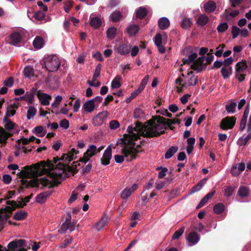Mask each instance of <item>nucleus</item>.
I'll return each instance as SVG.
<instances>
[{"label": "nucleus", "instance_id": "obj_1", "mask_svg": "<svg viewBox=\"0 0 251 251\" xmlns=\"http://www.w3.org/2000/svg\"><path fill=\"white\" fill-rule=\"evenodd\" d=\"M78 153L75 148H72L68 153L64 154L60 158L63 163L59 162L57 157L53 158L54 165L50 161H41L32 166H27L18 175L22 178L32 177L36 181L37 185L44 187H52L60 183L63 179L73 175L74 169L66 164L74 160Z\"/></svg>", "mask_w": 251, "mask_h": 251}, {"label": "nucleus", "instance_id": "obj_2", "mask_svg": "<svg viewBox=\"0 0 251 251\" xmlns=\"http://www.w3.org/2000/svg\"><path fill=\"white\" fill-rule=\"evenodd\" d=\"M165 125L159 120L152 119L145 123L142 134L147 137L157 136L164 132Z\"/></svg>", "mask_w": 251, "mask_h": 251}, {"label": "nucleus", "instance_id": "obj_3", "mask_svg": "<svg viewBox=\"0 0 251 251\" xmlns=\"http://www.w3.org/2000/svg\"><path fill=\"white\" fill-rule=\"evenodd\" d=\"M181 76L176 80L178 92H182L188 86H195L198 83V76L192 70L189 71L186 75L182 74Z\"/></svg>", "mask_w": 251, "mask_h": 251}, {"label": "nucleus", "instance_id": "obj_4", "mask_svg": "<svg viewBox=\"0 0 251 251\" xmlns=\"http://www.w3.org/2000/svg\"><path fill=\"white\" fill-rule=\"evenodd\" d=\"M135 147V144L125 145L121 149L122 154L114 156L116 162L121 163L125 159L130 161L136 158L137 154L139 152V149Z\"/></svg>", "mask_w": 251, "mask_h": 251}, {"label": "nucleus", "instance_id": "obj_5", "mask_svg": "<svg viewBox=\"0 0 251 251\" xmlns=\"http://www.w3.org/2000/svg\"><path fill=\"white\" fill-rule=\"evenodd\" d=\"M60 59L55 55H48L44 61L46 69L50 72H54L58 70L60 66Z\"/></svg>", "mask_w": 251, "mask_h": 251}, {"label": "nucleus", "instance_id": "obj_6", "mask_svg": "<svg viewBox=\"0 0 251 251\" xmlns=\"http://www.w3.org/2000/svg\"><path fill=\"white\" fill-rule=\"evenodd\" d=\"M10 250L3 248L0 245V251H26V245L25 241L23 239L13 241L8 245Z\"/></svg>", "mask_w": 251, "mask_h": 251}, {"label": "nucleus", "instance_id": "obj_7", "mask_svg": "<svg viewBox=\"0 0 251 251\" xmlns=\"http://www.w3.org/2000/svg\"><path fill=\"white\" fill-rule=\"evenodd\" d=\"M29 198L25 197V199L19 198L17 201H7V206L4 209L6 212H11L17 207H23L29 201Z\"/></svg>", "mask_w": 251, "mask_h": 251}, {"label": "nucleus", "instance_id": "obj_8", "mask_svg": "<svg viewBox=\"0 0 251 251\" xmlns=\"http://www.w3.org/2000/svg\"><path fill=\"white\" fill-rule=\"evenodd\" d=\"M247 68V65L245 62H239L236 63L235 66V77L239 81L244 80L245 75L244 74Z\"/></svg>", "mask_w": 251, "mask_h": 251}, {"label": "nucleus", "instance_id": "obj_9", "mask_svg": "<svg viewBox=\"0 0 251 251\" xmlns=\"http://www.w3.org/2000/svg\"><path fill=\"white\" fill-rule=\"evenodd\" d=\"M97 151V146L94 145H90L86 151L84 153L82 158L80 159V161L84 163H87L90 158L96 153Z\"/></svg>", "mask_w": 251, "mask_h": 251}, {"label": "nucleus", "instance_id": "obj_10", "mask_svg": "<svg viewBox=\"0 0 251 251\" xmlns=\"http://www.w3.org/2000/svg\"><path fill=\"white\" fill-rule=\"evenodd\" d=\"M236 119L234 117H227L223 119L220 124V127L224 130L232 128L235 124Z\"/></svg>", "mask_w": 251, "mask_h": 251}, {"label": "nucleus", "instance_id": "obj_11", "mask_svg": "<svg viewBox=\"0 0 251 251\" xmlns=\"http://www.w3.org/2000/svg\"><path fill=\"white\" fill-rule=\"evenodd\" d=\"M114 51L119 54L123 56H126L130 52V46L128 44H120L115 46Z\"/></svg>", "mask_w": 251, "mask_h": 251}, {"label": "nucleus", "instance_id": "obj_12", "mask_svg": "<svg viewBox=\"0 0 251 251\" xmlns=\"http://www.w3.org/2000/svg\"><path fill=\"white\" fill-rule=\"evenodd\" d=\"M112 158V149L110 146H108L104 151L101 159V163L102 165L106 166L109 164L110 160Z\"/></svg>", "mask_w": 251, "mask_h": 251}, {"label": "nucleus", "instance_id": "obj_13", "mask_svg": "<svg viewBox=\"0 0 251 251\" xmlns=\"http://www.w3.org/2000/svg\"><path fill=\"white\" fill-rule=\"evenodd\" d=\"M22 37L20 33L14 32L9 36V43L16 47L20 46Z\"/></svg>", "mask_w": 251, "mask_h": 251}, {"label": "nucleus", "instance_id": "obj_14", "mask_svg": "<svg viewBox=\"0 0 251 251\" xmlns=\"http://www.w3.org/2000/svg\"><path fill=\"white\" fill-rule=\"evenodd\" d=\"M138 188L137 184H134L130 188L126 187L121 193V198L123 200H126L129 198L132 193Z\"/></svg>", "mask_w": 251, "mask_h": 251}, {"label": "nucleus", "instance_id": "obj_15", "mask_svg": "<svg viewBox=\"0 0 251 251\" xmlns=\"http://www.w3.org/2000/svg\"><path fill=\"white\" fill-rule=\"evenodd\" d=\"M68 229L70 230L71 232L75 229V225L74 222L63 223L61 227L58 229V232L60 234H63Z\"/></svg>", "mask_w": 251, "mask_h": 251}, {"label": "nucleus", "instance_id": "obj_16", "mask_svg": "<svg viewBox=\"0 0 251 251\" xmlns=\"http://www.w3.org/2000/svg\"><path fill=\"white\" fill-rule=\"evenodd\" d=\"M200 235L195 232L190 233L187 237V240L190 246L196 245L200 241Z\"/></svg>", "mask_w": 251, "mask_h": 251}, {"label": "nucleus", "instance_id": "obj_17", "mask_svg": "<svg viewBox=\"0 0 251 251\" xmlns=\"http://www.w3.org/2000/svg\"><path fill=\"white\" fill-rule=\"evenodd\" d=\"M108 221V217L106 214H104L100 220L96 223L95 227L97 230L100 231L103 227L107 225Z\"/></svg>", "mask_w": 251, "mask_h": 251}, {"label": "nucleus", "instance_id": "obj_18", "mask_svg": "<svg viewBox=\"0 0 251 251\" xmlns=\"http://www.w3.org/2000/svg\"><path fill=\"white\" fill-rule=\"evenodd\" d=\"M18 105L15 103L8 105L6 108L5 117L4 120H5L7 118L13 116L15 114Z\"/></svg>", "mask_w": 251, "mask_h": 251}, {"label": "nucleus", "instance_id": "obj_19", "mask_svg": "<svg viewBox=\"0 0 251 251\" xmlns=\"http://www.w3.org/2000/svg\"><path fill=\"white\" fill-rule=\"evenodd\" d=\"M38 98L42 105L47 106L50 104V100L51 99V97L46 93H41L39 95Z\"/></svg>", "mask_w": 251, "mask_h": 251}, {"label": "nucleus", "instance_id": "obj_20", "mask_svg": "<svg viewBox=\"0 0 251 251\" xmlns=\"http://www.w3.org/2000/svg\"><path fill=\"white\" fill-rule=\"evenodd\" d=\"M45 44L43 38L41 36H36L33 41L32 45L34 48L37 50L42 49Z\"/></svg>", "mask_w": 251, "mask_h": 251}, {"label": "nucleus", "instance_id": "obj_21", "mask_svg": "<svg viewBox=\"0 0 251 251\" xmlns=\"http://www.w3.org/2000/svg\"><path fill=\"white\" fill-rule=\"evenodd\" d=\"M159 28L162 30H165L168 28L170 25L169 19L163 17L160 18L158 21Z\"/></svg>", "mask_w": 251, "mask_h": 251}, {"label": "nucleus", "instance_id": "obj_22", "mask_svg": "<svg viewBox=\"0 0 251 251\" xmlns=\"http://www.w3.org/2000/svg\"><path fill=\"white\" fill-rule=\"evenodd\" d=\"M95 103L93 100H90L86 101L82 106V109L88 113H91L94 111L95 109Z\"/></svg>", "mask_w": 251, "mask_h": 251}, {"label": "nucleus", "instance_id": "obj_23", "mask_svg": "<svg viewBox=\"0 0 251 251\" xmlns=\"http://www.w3.org/2000/svg\"><path fill=\"white\" fill-rule=\"evenodd\" d=\"M51 195V193L49 191H46L41 193L38 195L36 198V201L39 203H44L47 198Z\"/></svg>", "mask_w": 251, "mask_h": 251}, {"label": "nucleus", "instance_id": "obj_24", "mask_svg": "<svg viewBox=\"0 0 251 251\" xmlns=\"http://www.w3.org/2000/svg\"><path fill=\"white\" fill-rule=\"evenodd\" d=\"M203 8L206 12L211 13L216 9V5L214 1L210 0L204 4Z\"/></svg>", "mask_w": 251, "mask_h": 251}, {"label": "nucleus", "instance_id": "obj_25", "mask_svg": "<svg viewBox=\"0 0 251 251\" xmlns=\"http://www.w3.org/2000/svg\"><path fill=\"white\" fill-rule=\"evenodd\" d=\"M126 32L130 36L135 35L139 30V26L137 25L131 24L129 25L126 29Z\"/></svg>", "mask_w": 251, "mask_h": 251}, {"label": "nucleus", "instance_id": "obj_26", "mask_svg": "<svg viewBox=\"0 0 251 251\" xmlns=\"http://www.w3.org/2000/svg\"><path fill=\"white\" fill-rule=\"evenodd\" d=\"M101 24V21L100 18L98 17H90V25L94 28H99Z\"/></svg>", "mask_w": 251, "mask_h": 251}, {"label": "nucleus", "instance_id": "obj_27", "mask_svg": "<svg viewBox=\"0 0 251 251\" xmlns=\"http://www.w3.org/2000/svg\"><path fill=\"white\" fill-rule=\"evenodd\" d=\"M127 131L131 136L132 141L136 140L140 138V135L138 134L137 131L135 128L132 126H128L127 128Z\"/></svg>", "mask_w": 251, "mask_h": 251}, {"label": "nucleus", "instance_id": "obj_28", "mask_svg": "<svg viewBox=\"0 0 251 251\" xmlns=\"http://www.w3.org/2000/svg\"><path fill=\"white\" fill-rule=\"evenodd\" d=\"M122 18V14L119 11H113L109 16L110 21L113 22H119Z\"/></svg>", "mask_w": 251, "mask_h": 251}, {"label": "nucleus", "instance_id": "obj_29", "mask_svg": "<svg viewBox=\"0 0 251 251\" xmlns=\"http://www.w3.org/2000/svg\"><path fill=\"white\" fill-rule=\"evenodd\" d=\"M195 143V139L193 137L188 138L187 140L186 151L190 154L193 151L194 145Z\"/></svg>", "mask_w": 251, "mask_h": 251}, {"label": "nucleus", "instance_id": "obj_30", "mask_svg": "<svg viewBox=\"0 0 251 251\" xmlns=\"http://www.w3.org/2000/svg\"><path fill=\"white\" fill-rule=\"evenodd\" d=\"M197 56L198 55L196 53H191L188 55V58L184 60L183 63H187L188 64L191 65V66H192L195 64Z\"/></svg>", "mask_w": 251, "mask_h": 251}, {"label": "nucleus", "instance_id": "obj_31", "mask_svg": "<svg viewBox=\"0 0 251 251\" xmlns=\"http://www.w3.org/2000/svg\"><path fill=\"white\" fill-rule=\"evenodd\" d=\"M232 69L230 66L223 67L221 69V74L224 78L228 77L232 74Z\"/></svg>", "mask_w": 251, "mask_h": 251}, {"label": "nucleus", "instance_id": "obj_32", "mask_svg": "<svg viewBox=\"0 0 251 251\" xmlns=\"http://www.w3.org/2000/svg\"><path fill=\"white\" fill-rule=\"evenodd\" d=\"M178 150V148L176 146L171 147L166 152L165 154V158L166 159H169L171 158Z\"/></svg>", "mask_w": 251, "mask_h": 251}, {"label": "nucleus", "instance_id": "obj_33", "mask_svg": "<svg viewBox=\"0 0 251 251\" xmlns=\"http://www.w3.org/2000/svg\"><path fill=\"white\" fill-rule=\"evenodd\" d=\"M147 14V10L145 7H140L136 11V17L142 19H143Z\"/></svg>", "mask_w": 251, "mask_h": 251}, {"label": "nucleus", "instance_id": "obj_34", "mask_svg": "<svg viewBox=\"0 0 251 251\" xmlns=\"http://www.w3.org/2000/svg\"><path fill=\"white\" fill-rule=\"evenodd\" d=\"M206 179L201 180L197 185L194 186L191 190L190 193H194L200 191L205 184Z\"/></svg>", "mask_w": 251, "mask_h": 251}, {"label": "nucleus", "instance_id": "obj_35", "mask_svg": "<svg viewBox=\"0 0 251 251\" xmlns=\"http://www.w3.org/2000/svg\"><path fill=\"white\" fill-rule=\"evenodd\" d=\"M122 80V78L120 75H117L112 81L111 86L112 88H118L121 87V84L120 81Z\"/></svg>", "mask_w": 251, "mask_h": 251}, {"label": "nucleus", "instance_id": "obj_36", "mask_svg": "<svg viewBox=\"0 0 251 251\" xmlns=\"http://www.w3.org/2000/svg\"><path fill=\"white\" fill-rule=\"evenodd\" d=\"M24 74L26 77L30 78L32 76H33L34 74L33 68L30 66L25 67Z\"/></svg>", "mask_w": 251, "mask_h": 251}, {"label": "nucleus", "instance_id": "obj_37", "mask_svg": "<svg viewBox=\"0 0 251 251\" xmlns=\"http://www.w3.org/2000/svg\"><path fill=\"white\" fill-rule=\"evenodd\" d=\"M225 209V205L223 203L221 202L215 204L213 207V211L217 214L222 213L224 211Z\"/></svg>", "mask_w": 251, "mask_h": 251}, {"label": "nucleus", "instance_id": "obj_38", "mask_svg": "<svg viewBox=\"0 0 251 251\" xmlns=\"http://www.w3.org/2000/svg\"><path fill=\"white\" fill-rule=\"evenodd\" d=\"M117 32V29L114 27H109L106 31L107 37L110 40L113 39Z\"/></svg>", "mask_w": 251, "mask_h": 251}, {"label": "nucleus", "instance_id": "obj_39", "mask_svg": "<svg viewBox=\"0 0 251 251\" xmlns=\"http://www.w3.org/2000/svg\"><path fill=\"white\" fill-rule=\"evenodd\" d=\"M209 18L205 15H201L197 20V24L201 25L203 26L205 25L208 22Z\"/></svg>", "mask_w": 251, "mask_h": 251}, {"label": "nucleus", "instance_id": "obj_40", "mask_svg": "<svg viewBox=\"0 0 251 251\" xmlns=\"http://www.w3.org/2000/svg\"><path fill=\"white\" fill-rule=\"evenodd\" d=\"M251 138V133H248L245 137H242L240 138L238 141V144L241 146H245L249 140Z\"/></svg>", "mask_w": 251, "mask_h": 251}, {"label": "nucleus", "instance_id": "obj_41", "mask_svg": "<svg viewBox=\"0 0 251 251\" xmlns=\"http://www.w3.org/2000/svg\"><path fill=\"white\" fill-rule=\"evenodd\" d=\"M236 106V102L232 101L226 105V109L227 113L232 114L234 113Z\"/></svg>", "mask_w": 251, "mask_h": 251}, {"label": "nucleus", "instance_id": "obj_42", "mask_svg": "<svg viewBox=\"0 0 251 251\" xmlns=\"http://www.w3.org/2000/svg\"><path fill=\"white\" fill-rule=\"evenodd\" d=\"M37 110L36 108L33 106H29L27 111L26 118L28 120H30L33 118V117L36 114Z\"/></svg>", "mask_w": 251, "mask_h": 251}, {"label": "nucleus", "instance_id": "obj_43", "mask_svg": "<svg viewBox=\"0 0 251 251\" xmlns=\"http://www.w3.org/2000/svg\"><path fill=\"white\" fill-rule=\"evenodd\" d=\"M20 98L26 101L31 102L34 98V95L32 92H27L24 96L21 97Z\"/></svg>", "mask_w": 251, "mask_h": 251}, {"label": "nucleus", "instance_id": "obj_44", "mask_svg": "<svg viewBox=\"0 0 251 251\" xmlns=\"http://www.w3.org/2000/svg\"><path fill=\"white\" fill-rule=\"evenodd\" d=\"M26 216L27 213L26 212L20 210L15 213V214L14 215V219L18 221L23 220L26 217Z\"/></svg>", "mask_w": 251, "mask_h": 251}, {"label": "nucleus", "instance_id": "obj_45", "mask_svg": "<svg viewBox=\"0 0 251 251\" xmlns=\"http://www.w3.org/2000/svg\"><path fill=\"white\" fill-rule=\"evenodd\" d=\"M133 116L134 118L142 119L144 118L145 113L142 109L140 108H137L134 110Z\"/></svg>", "mask_w": 251, "mask_h": 251}, {"label": "nucleus", "instance_id": "obj_46", "mask_svg": "<svg viewBox=\"0 0 251 251\" xmlns=\"http://www.w3.org/2000/svg\"><path fill=\"white\" fill-rule=\"evenodd\" d=\"M234 188L232 186H226L223 190L224 196L226 197H229L232 196L234 192Z\"/></svg>", "mask_w": 251, "mask_h": 251}, {"label": "nucleus", "instance_id": "obj_47", "mask_svg": "<svg viewBox=\"0 0 251 251\" xmlns=\"http://www.w3.org/2000/svg\"><path fill=\"white\" fill-rule=\"evenodd\" d=\"M249 194V189L247 187L241 186L239 188L238 194L241 197H247Z\"/></svg>", "mask_w": 251, "mask_h": 251}, {"label": "nucleus", "instance_id": "obj_48", "mask_svg": "<svg viewBox=\"0 0 251 251\" xmlns=\"http://www.w3.org/2000/svg\"><path fill=\"white\" fill-rule=\"evenodd\" d=\"M8 137L7 133L2 128H0V142L5 144Z\"/></svg>", "mask_w": 251, "mask_h": 251}, {"label": "nucleus", "instance_id": "obj_49", "mask_svg": "<svg viewBox=\"0 0 251 251\" xmlns=\"http://www.w3.org/2000/svg\"><path fill=\"white\" fill-rule=\"evenodd\" d=\"M228 24L224 22L220 24L217 27V30L219 33H222L226 30L228 29Z\"/></svg>", "mask_w": 251, "mask_h": 251}, {"label": "nucleus", "instance_id": "obj_50", "mask_svg": "<svg viewBox=\"0 0 251 251\" xmlns=\"http://www.w3.org/2000/svg\"><path fill=\"white\" fill-rule=\"evenodd\" d=\"M192 24V21L190 18H185L181 22V27L183 28H188L190 27Z\"/></svg>", "mask_w": 251, "mask_h": 251}, {"label": "nucleus", "instance_id": "obj_51", "mask_svg": "<svg viewBox=\"0 0 251 251\" xmlns=\"http://www.w3.org/2000/svg\"><path fill=\"white\" fill-rule=\"evenodd\" d=\"M184 229L185 228L183 226L180 227L175 232L172 237V239L176 240L179 238L183 233Z\"/></svg>", "mask_w": 251, "mask_h": 251}, {"label": "nucleus", "instance_id": "obj_52", "mask_svg": "<svg viewBox=\"0 0 251 251\" xmlns=\"http://www.w3.org/2000/svg\"><path fill=\"white\" fill-rule=\"evenodd\" d=\"M15 148L16 149H18L21 151H23L25 153H26L27 151H31L30 149L27 150V148L23 144H22L20 141H19L18 143L15 145Z\"/></svg>", "mask_w": 251, "mask_h": 251}, {"label": "nucleus", "instance_id": "obj_53", "mask_svg": "<svg viewBox=\"0 0 251 251\" xmlns=\"http://www.w3.org/2000/svg\"><path fill=\"white\" fill-rule=\"evenodd\" d=\"M240 29L235 25H233L231 28L232 38L235 39L240 34Z\"/></svg>", "mask_w": 251, "mask_h": 251}, {"label": "nucleus", "instance_id": "obj_54", "mask_svg": "<svg viewBox=\"0 0 251 251\" xmlns=\"http://www.w3.org/2000/svg\"><path fill=\"white\" fill-rule=\"evenodd\" d=\"M45 15V14L43 12L41 11H38L35 13L34 15V17L36 20L40 21L44 19Z\"/></svg>", "mask_w": 251, "mask_h": 251}, {"label": "nucleus", "instance_id": "obj_55", "mask_svg": "<svg viewBox=\"0 0 251 251\" xmlns=\"http://www.w3.org/2000/svg\"><path fill=\"white\" fill-rule=\"evenodd\" d=\"M224 47L225 45L224 44H222L219 45L218 47H217L216 51L214 53L216 56L219 57L222 56Z\"/></svg>", "mask_w": 251, "mask_h": 251}, {"label": "nucleus", "instance_id": "obj_56", "mask_svg": "<svg viewBox=\"0 0 251 251\" xmlns=\"http://www.w3.org/2000/svg\"><path fill=\"white\" fill-rule=\"evenodd\" d=\"M120 126L119 123L116 120H112L109 123V127L111 129L115 130Z\"/></svg>", "mask_w": 251, "mask_h": 251}, {"label": "nucleus", "instance_id": "obj_57", "mask_svg": "<svg viewBox=\"0 0 251 251\" xmlns=\"http://www.w3.org/2000/svg\"><path fill=\"white\" fill-rule=\"evenodd\" d=\"M73 241V239L72 238L66 239L64 242L60 245L59 248H66L68 245L72 243Z\"/></svg>", "mask_w": 251, "mask_h": 251}, {"label": "nucleus", "instance_id": "obj_58", "mask_svg": "<svg viewBox=\"0 0 251 251\" xmlns=\"http://www.w3.org/2000/svg\"><path fill=\"white\" fill-rule=\"evenodd\" d=\"M62 96H61L60 95L57 96L55 98L54 102L51 103L52 107H56L58 106L59 105V104H60V102L62 101Z\"/></svg>", "mask_w": 251, "mask_h": 251}, {"label": "nucleus", "instance_id": "obj_59", "mask_svg": "<svg viewBox=\"0 0 251 251\" xmlns=\"http://www.w3.org/2000/svg\"><path fill=\"white\" fill-rule=\"evenodd\" d=\"M16 125L10 120H7L5 125V127L8 130L11 131L14 129Z\"/></svg>", "mask_w": 251, "mask_h": 251}, {"label": "nucleus", "instance_id": "obj_60", "mask_svg": "<svg viewBox=\"0 0 251 251\" xmlns=\"http://www.w3.org/2000/svg\"><path fill=\"white\" fill-rule=\"evenodd\" d=\"M154 42L156 46L162 44L161 34L159 33L157 34L154 37Z\"/></svg>", "mask_w": 251, "mask_h": 251}, {"label": "nucleus", "instance_id": "obj_61", "mask_svg": "<svg viewBox=\"0 0 251 251\" xmlns=\"http://www.w3.org/2000/svg\"><path fill=\"white\" fill-rule=\"evenodd\" d=\"M59 125L61 127H62L65 129H67L69 128L70 125H69V121L67 120L63 119V120L60 121V122L59 123Z\"/></svg>", "mask_w": 251, "mask_h": 251}, {"label": "nucleus", "instance_id": "obj_62", "mask_svg": "<svg viewBox=\"0 0 251 251\" xmlns=\"http://www.w3.org/2000/svg\"><path fill=\"white\" fill-rule=\"evenodd\" d=\"M72 5H73L72 2L70 0L68 1L66 3H64V5L63 8H64L65 11L67 13L69 12V11H70L72 7Z\"/></svg>", "mask_w": 251, "mask_h": 251}, {"label": "nucleus", "instance_id": "obj_63", "mask_svg": "<svg viewBox=\"0 0 251 251\" xmlns=\"http://www.w3.org/2000/svg\"><path fill=\"white\" fill-rule=\"evenodd\" d=\"M149 79V75H146L144 78L143 79V80L141 81V84H140V87L142 88L143 90L145 88L146 85H147L148 81Z\"/></svg>", "mask_w": 251, "mask_h": 251}, {"label": "nucleus", "instance_id": "obj_64", "mask_svg": "<svg viewBox=\"0 0 251 251\" xmlns=\"http://www.w3.org/2000/svg\"><path fill=\"white\" fill-rule=\"evenodd\" d=\"M238 170V168L237 167V166L235 164L231 168V173L234 176H238L241 173V172L239 170Z\"/></svg>", "mask_w": 251, "mask_h": 251}]
</instances>
